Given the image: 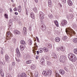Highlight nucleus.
Instances as JSON below:
<instances>
[{"label": "nucleus", "mask_w": 77, "mask_h": 77, "mask_svg": "<svg viewBox=\"0 0 77 77\" xmlns=\"http://www.w3.org/2000/svg\"><path fill=\"white\" fill-rule=\"evenodd\" d=\"M24 47L23 45H21L20 46V49L21 50V51H23V50H24Z\"/></svg>", "instance_id": "obj_33"}, {"label": "nucleus", "mask_w": 77, "mask_h": 77, "mask_svg": "<svg viewBox=\"0 0 77 77\" xmlns=\"http://www.w3.org/2000/svg\"><path fill=\"white\" fill-rule=\"evenodd\" d=\"M34 44V45H36V44H35V43Z\"/></svg>", "instance_id": "obj_59"}, {"label": "nucleus", "mask_w": 77, "mask_h": 77, "mask_svg": "<svg viewBox=\"0 0 77 77\" xmlns=\"http://www.w3.org/2000/svg\"><path fill=\"white\" fill-rule=\"evenodd\" d=\"M20 77H26V75L24 73H22L20 75Z\"/></svg>", "instance_id": "obj_26"}, {"label": "nucleus", "mask_w": 77, "mask_h": 77, "mask_svg": "<svg viewBox=\"0 0 77 77\" xmlns=\"http://www.w3.org/2000/svg\"><path fill=\"white\" fill-rule=\"evenodd\" d=\"M8 77H12V76L11 75H9Z\"/></svg>", "instance_id": "obj_54"}, {"label": "nucleus", "mask_w": 77, "mask_h": 77, "mask_svg": "<svg viewBox=\"0 0 77 77\" xmlns=\"http://www.w3.org/2000/svg\"><path fill=\"white\" fill-rule=\"evenodd\" d=\"M14 14H15V15H18V13L16 12L14 13Z\"/></svg>", "instance_id": "obj_51"}, {"label": "nucleus", "mask_w": 77, "mask_h": 77, "mask_svg": "<svg viewBox=\"0 0 77 77\" xmlns=\"http://www.w3.org/2000/svg\"><path fill=\"white\" fill-rule=\"evenodd\" d=\"M38 55L36 56L35 57L36 59H38Z\"/></svg>", "instance_id": "obj_48"}, {"label": "nucleus", "mask_w": 77, "mask_h": 77, "mask_svg": "<svg viewBox=\"0 0 77 77\" xmlns=\"http://www.w3.org/2000/svg\"><path fill=\"white\" fill-rule=\"evenodd\" d=\"M52 56L53 57L54 59H57V55L54 53H53V54H52Z\"/></svg>", "instance_id": "obj_18"}, {"label": "nucleus", "mask_w": 77, "mask_h": 77, "mask_svg": "<svg viewBox=\"0 0 77 77\" xmlns=\"http://www.w3.org/2000/svg\"><path fill=\"white\" fill-rule=\"evenodd\" d=\"M67 2L68 5H69V6H71L72 5V2L71 1L69 0L67 1Z\"/></svg>", "instance_id": "obj_12"}, {"label": "nucleus", "mask_w": 77, "mask_h": 77, "mask_svg": "<svg viewBox=\"0 0 77 77\" xmlns=\"http://www.w3.org/2000/svg\"><path fill=\"white\" fill-rule=\"evenodd\" d=\"M1 54H3V53L4 52V49H3L2 48H1Z\"/></svg>", "instance_id": "obj_32"}, {"label": "nucleus", "mask_w": 77, "mask_h": 77, "mask_svg": "<svg viewBox=\"0 0 77 77\" xmlns=\"http://www.w3.org/2000/svg\"><path fill=\"white\" fill-rule=\"evenodd\" d=\"M11 0V1L12 2H14V1H13V0Z\"/></svg>", "instance_id": "obj_56"}, {"label": "nucleus", "mask_w": 77, "mask_h": 77, "mask_svg": "<svg viewBox=\"0 0 77 77\" xmlns=\"http://www.w3.org/2000/svg\"><path fill=\"white\" fill-rule=\"evenodd\" d=\"M31 75H32V74H31Z\"/></svg>", "instance_id": "obj_61"}, {"label": "nucleus", "mask_w": 77, "mask_h": 77, "mask_svg": "<svg viewBox=\"0 0 77 77\" xmlns=\"http://www.w3.org/2000/svg\"><path fill=\"white\" fill-rule=\"evenodd\" d=\"M43 51L45 52V53H47V52H48V48L45 47L44 48Z\"/></svg>", "instance_id": "obj_15"}, {"label": "nucleus", "mask_w": 77, "mask_h": 77, "mask_svg": "<svg viewBox=\"0 0 77 77\" xmlns=\"http://www.w3.org/2000/svg\"><path fill=\"white\" fill-rule=\"evenodd\" d=\"M4 16L5 17V18H6V19H8V15L7 14H5Z\"/></svg>", "instance_id": "obj_36"}, {"label": "nucleus", "mask_w": 77, "mask_h": 77, "mask_svg": "<svg viewBox=\"0 0 77 77\" xmlns=\"http://www.w3.org/2000/svg\"><path fill=\"white\" fill-rule=\"evenodd\" d=\"M44 26H45V25L44 24H43V25L42 26V28H43V27H44Z\"/></svg>", "instance_id": "obj_47"}, {"label": "nucleus", "mask_w": 77, "mask_h": 77, "mask_svg": "<svg viewBox=\"0 0 77 77\" xmlns=\"http://www.w3.org/2000/svg\"><path fill=\"white\" fill-rule=\"evenodd\" d=\"M47 64L48 65H49L50 66V65H51V62L49 61H47Z\"/></svg>", "instance_id": "obj_34"}, {"label": "nucleus", "mask_w": 77, "mask_h": 77, "mask_svg": "<svg viewBox=\"0 0 77 77\" xmlns=\"http://www.w3.org/2000/svg\"><path fill=\"white\" fill-rule=\"evenodd\" d=\"M16 53H17V59L16 58V60L17 61V64H19V62H20V51H19V50L18 49V48H17L16 49Z\"/></svg>", "instance_id": "obj_3"}, {"label": "nucleus", "mask_w": 77, "mask_h": 77, "mask_svg": "<svg viewBox=\"0 0 77 77\" xmlns=\"http://www.w3.org/2000/svg\"><path fill=\"white\" fill-rule=\"evenodd\" d=\"M44 62H45V60L43 58H42L40 61V63L42 65H45V64L44 63Z\"/></svg>", "instance_id": "obj_8"}, {"label": "nucleus", "mask_w": 77, "mask_h": 77, "mask_svg": "<svg viewBox=\"0 0 77 77\" xmlns=\"http://www.w3.org/2000/svg\"><path fill=\"white\" fill-rule=\"evenodd\" d=\"M27 57H30V55H27Z\"/></svg>", "instance_id": "obj_55"}, {"label": "nucleus", "mask_w": 77, "mask_h": 77, "mask_svg": "<svg viewBox=\"0 0 77 77\" xmlns=\"http://www.w3.org/2000/svg\"><path fill=\"white\" fill-rule=\"evenodd\" d=\"M67 23V21L65 19L62 20L61 21V24L62 26H66Z\"/></svg>", "instance_id": "obj_5"}, {"label": "nucleus", "mask_w": 77, "mask_h": 77, "mask_svg": "<svg viewBox=\"0 0 77 77\" xmlns=\"http://www.w3.org/2000/svg\"><path fill=\"white\" fill-rule=\"evenodd\" d=\"M2 63V64H3V63Z\"/></svg>", "instance_id": "obj_60"}, {"label": "nucleus", "mask_w": 77, "mask_h": 77, "mask_svg": "<svg viewBox=\"0 0 77 77\" xmlns=\"http://www.w3.org/2000/svg\"><path fill=\"white\" fill-rule=\"evenodd\" d=\"M26 63L27 64L30 63H31V61L30 60H27L26 61Z\"/></svg>", "instance_id": "obj_38"}, {"label": "nucleus", "mask_w": 77, "mask_h": 77, "mask_svg": "<svg viewBox=\"0 0 77 77\" xmlns=\"http://www.w3.org/2000/svg\"><path fill=\"white\" fill-rule=\"evenodd\" d=\"M14 11H17V7H15V8H14Z\"/></svg>", "instance_id": "obj_44"}, {"label": "nucleus", "mask_w": 77, "mask_h": 77, "mask_svg": "<svg viewBox=\"0 0 77 77\" xmlns=\"http://www.w3.org/2000/svg\"><path fill=\"white\" fill-rule=\"evenodd\" d=\"M42 29L43 30H46V26H44L43 28H42Z\"/></svg>", "instance_id": "obj_41"}, {"label": "nucleus", "mask_w": 77, "mask_h": 77, "mask_svg": "<svg viewBox=\"0 0 77 77\" xmlns=\"http://www.w3.org/2000/svg\"><path fill=\"white\" fill-rule=\"evenodd\" d=\"M30 17H31L32 18H35V15L32 12L30 14Z\"/></svg>", "instance_id": "obj_24"}, {"label": "nucleus", "mask_w": 77, "mask_h": 77, "mask_svg": "<svg viewBox=\"0 0 77 77\" xmlns=\"http://www.w3.org/2000/svg\"><path fill=\"white\" fill-rule=\"evenodd\" d=\"M67 38H68V37H67V36H63L62 39L63 41H65L67 39Z\"/></svg>", "instance_id": "obj_19"}, {"label": "nucleus", "mask_w": 77, "mask_h": 77, "mask_svg": "<svg viewBox=\"0 0 77 77\" xmlns=\"http://www.w3.org/2000/svg\"><path fill=\"white\" fill-rule=\"evenodd\" d=\"M68 57L70 60H71L73 62H75L77 60V58L75 55L73 54L69 53L68 55Z\"/></svg>", "instance_id": "obj_1"}, {"label": "nucleus", "mask_w": 77, "mask_h": 77, "mask_svg": "<svg viewBox=\"0 0 77 77\" xmlns=\"http://www.w3.org/2000/svg\"><path fill=\"white\" fill-rule=\"evenodd\" d=\"M5 59L6 60V61L7 62H9V57L8 55L6 54L5 55Z\"/></svg>", "instance_id": "obj_11"}, {"label": "nucleus", "mask_w": 77, "mask_h": 77, "mask_svg": "<svg viewBox=\"0 0 77 77\" xmlns=\"http://www.w3.org/2000/svg\"><path fill=\"white\" fill-rule=\"evenodd\" d=\"M57 49L58 50V51H59V50H61V51H65V48L61 46V47H60L59 48H57Z\"/></svg>", "instance_id": "obj_13"}, {"label": "nucleus", "mask_w": 77, "mask_h": 77, "mask_svg": "<svg viewBox=\"0 0 77 77\" xmlns=\"http://www.w3.org/2000/svg\"><path fill=\"white\" fill-rule=\"evenodd\" d=\"M59 5H60V7H61V8H62V5H61V4H59Z\"/></svg>", "instance_id": "obj_52"}, {"label": "nucleus", "mask_w": 77, "mask_h": 77, "mask_svg": "<svg viewBox=\"0 0 77 77\" xmlns=\"http://www.w3.org/2000/svg\"><path fill=\"white\" fill-rule=\"evenodd\" d=\"M48 6L49 8L51 6V0H48Z\"/></svg>", "instance_id": "obj_21"}, {"label": "nucleus", "mask_w": 77, "mask_h": 77, "mask_svg": "<svg viewBox=\"0 0 77 77\" xmlns=\"http://www.w3.org/2000/svg\"><path fill=\"white\" fill-rule=\"evenodd\" d=\"M14 33L15 35H20V31L17 30L14 31Z\"/></svg>", "instance_id": "obj_14"}, {"label": "nucleus", "mask_w": 77, "mask_h": 77, "mask_svg": "<svg viewBox=\"0 0 77 77\" xmlns=\"http://www.w3.org/2000/svg\"><path fill=\"white\" fill-rule=\"evenodd\" d=\"M35 1L36 3L38 2V0H35Z\"/></svg>", "instance_id": "obj_53"}, {"label": "nucleus", "mask_w": 77, "mask_h": 77, "mask_svg": "<svg viewBox=\"0 0 77 77\" xmlns=\"http://www.w3.org/2000/svg\"><path fill=\"white\" fill-rule=\"evenodd\" d=\"M73 42H74V43H77V38H74L73 40Z\"/></svg>", "instance_id": "obj_30"}, {"label": "nucleus", "mask_w": 77, "mask_h": 77, "mask_svg": "<svg viewBox=\"0 0 77 77\" xmlns=\"http://www.w3.org/2000/svg\"><path fill=\"white\" fill-rule=\"evenodd\" d=\"M20 9H19V10H18V12H20Z\"/></svg>", "instance_id": "obj_58"}, {"label": "nucleus", "mask_w": 77, "mask_h": 77, "mask_svg": "<svg viewBox=\"0 0 77 77\" xmlns=\"http://www.w3.org/2000/svg\"><path fill=\"white\" fill-rule=\"evenodd\" d=\"M10 12H12V9L11 8H10Z\"/></svg>", "instance_id": "obj_49"}, {"label": "nucleus", "mask_w": 77, "mask_h": 77, "mask_svg": "<svg viewBox=\"0 0 77 77\" xmlns=\"http://www.w3.org/2000/svg\"><path fill=\"white\" fill-rule=\"evenodd\" d=\"M59 72L62 75H64V74L65 73V71L63 69H60L59 71Z\"/></svg>", "instance_id": "obj_10"}, {"label": "nucleus", "mask_w": 77, "mask_h": 77, "mask_svg": "<svg viewBox=\"0 0 77 77\" xmlns=\"http://www.w3.org/2000/svg\"><path fill=\"white\" fill-rule=\"evenodd\" d=\"M36 53L37 54H39V52L38 51H37Z\"/></svg>", "instance_id": "obj_50"}, {"label": "nucleus", "mask_w": 77, "mask_h": 77, "mask_svg": "<svg viewBox=\"0 0 77 77\" xmlns=\"http://www.w3.org/2000/svg\"><path fill=\"white\" fill-rule=\"evenodd\" d=\"M0 72L1 74V76L2 77H4V72L2 70H1L0 71Z\"/></svg>", "instance_id": "obj_20"}, {"label": "nucleus", "mask_w": 77, "mask_h": 77, "mask_svg": "<svg viewBox=\"0 0 77 77\" xmlns=\"http://www.w3.org/2000/svg\"><path fill=\"white\" fill-rule=\"evenodd\" d=\"M6 36H7V38L8 39H10L11 38V37L13 36V35H12V33H11L10 31H8L7 32Z\"/></svg>", "instance_id": "obj_4"}, {"label": "nucleus", "mask_w": 77, "mask_h": 77, "mask_svg": "<svg viewBox=\"0 0 77 77\" xmlns=\"http://www.w3.org/2000/svg\"><path fill=\"white\" fill-rule=\"evenodd\" d=\"M55 41L57 42H59L60 41V38L59 37H57L55 39Z\"/></svg>", "instance_id": "obj_9"}, {"label": "nucleus", "mask_w": 77, "mask_h": 77, "mask_svg": "<svg viewBox=\"0 0 77 77\" xmlns=\"http://www.w3.org/2000/svg\"><path fill=\"white\" fill-rule=\"evenodd\" d=\"M28 44L29 45H32V40L30 39L28 40Z\"/></svg>", "instance_id": "obj_17"}, {"label": "nucleus", "mask_w": 77, "mask_h": 77, "mask_svg": "<svg viewBox=\"0 0 77 77\" xmlns=\"http://www.w3.org/2000/svg\"><path fill=\"white\" fill-rule=\"evenodd\" d=\"M12 66H14L15 65V62H12Z\"/></svg>", "instance_id": "obj_40"}, {"label": "nucleus", "mask_w": 77, "mask_h": 77, "mask_svg": "<svg viewBox=\"0 0 77 77\" xmlns=\"http://www.w3.org/2000/svg\"><path fill=\"white\" fill-rule=\"evenodd\" d=\"M13 42L15 43L16 42V40L15 38H13L12 40Z\"/></svg>", "instance_id": "obj_42"}, {"label": "nucleus", "mask_w": 77, "mask_h": 77, "mask_svg": "<svg viewBox=\"0 0 77 77\" xmlns=\"http://www.w3.org/2000/svg\"><path fill=\"white\" fill-rule=\"evenodd\" d=\"M33 53L36 54V51L34 49H33L32 50Z\"/></svg>", "instance_id": "obj_46"}, {"label": "nucleus", "mask_w": 77, "mask_h": 77, "mask_svg": "<svg viewBox=\"0 0 77 77\" xmlns=\"http://www.w3.org/2000/svg\"><path fill=\"white\" fill-rule=\"evenodd\" d=\"M36 38L37 39V42H39V38H38V37H36Z\"/></svg>", "instance_id": "obj_45"}, {"label": "nucleus", "mask_w": 77, "mask_h": 77, "mask_svg": "<svg viewBox=\"0 0 77 77\" xmlns=\"http://www.w3.org/2000/svg\"><path fill=\"white\" fill-rule=\"evenodd\" d=\"M37 48H38V46L36 45L35 46L33 50H37Z\"/></svg>", "instance_id": "obj_39"}, {"label": "nucleus", "mask_w": 77, "mask_h": 77, "mask_svg": "<svg viewBox=\"0 0 77 77\" xmlns=\"http://www.w3.org/2000/svg\"><path fill=\"white\" fill-rule=\"evenodd\" d=\"M20 42L21 44H23V45H26V42H25V41L23 40H21Z\"/></svg>", "instance_id": "obj_25"}, {"label": "nucleus", "mask_w": 77, "mask_h": 77, "mask_svg": "<svg viewBox=\"0 0 77 77\" xmlns=\"http://www.w3.org/2000/svg\"><path fill=\"white\" fill-rule=\"evenodd\" d=\"M47 45V47H48L49 48H51V47H52V45H51V44L50 43H48Z\"/></svg>", "instance_id": "obj_31"}, {"label": "nucleus", "mask_w": 77, "mask_h": 77, "mask_svg": "<svg viewBox=\"0 0 77 77\" xmlns=\"http://www.w3.org/2000/svg\"><path fill=\"white\" fill-rule=\"evenodd\" d=\"M33 10L35 13H37L38 12V10H37V8H33Z\"/></svg>", "instance_id": "obj_28"}, {"label": "nucleus", "mask_w": 77, "mask_h": 77, "mask_svg": "<svg viewBox=\"0 0 77 77\" xmlns=\"http://www.w3.org/2000/svg\"><path fill=\"white\" fill-rule=\"evenodd\" d=\"M42 74L45 76H47L48 75V74L47 73V72L45 71L44 70Z\"/></svg>", "instance_id": "obj_22"}, {"label": "nucleus", "mask_w": 77, "mask_h": 77, "mask_svg": "<svg viewBox=\"0 0 77 77\" xmlns=\"http://www.w3.org/2000/svg\"><path fill=\"white\" fill-rule=\"evenodd\" d=\"M35 68H36V67L35 66L33 65H32V66L31 69H35Z\"/></svg>", "instance_id": "obj_37"}, {"label": "nucleus", "mask_w": 77, "mask_h": 77, "mask_svg": "<svg viewBox=\"0 0 77 77\" xmlns=\"http://www.w3.org/2000/svg\"><path fill=\"white\" fill-rule=\"evenodd\" d=\"M47 73L48 74V75H50L52 74V72L51 70L49 69Z\"/></svg>", "instance_id": "obj_23"}, {"label": "nucleus", "mask_w": 77, "mask_h": 77, "mask_svg": "<svg viewBox=\"0 0 77 77\" xmlns=\"http://www.w3.org/2000/svg\"><path fill=\"white\" fill-rule=\"evenodd\" d=\"M74 53L76 54H77V48L74 49L73 50Z\"/></svg>", "instance_id": "obj_35"}, {"label": "nucleus", "mask_w": 77, "mask_h": 77, "mask_svg": "<svg viewBox=\"0 0 77 77\" xmlns=\"http://www.w3.org/2000/svg\"><path fill=\"white\" fill-rule=\"evenodd\" d=\"M26 31L27 28L25 27H24L23 31V33L24 34H26V33H27Z\"/></svg>", "instance_id": "obj_16"}, {"label": "nucleus", "mask_w": 77, "mask_h": 77, "mask_svg": "<svg viewBox=\"0 0 77 77\" xmlns=\"http://www.w3.org/2000/svg\"><path fill=\"white\" fill-rule=\"evenodd\" d=\"M66 59V57L65 56H61L60 57V61L61 62H65V60Z\"/></svg>", "instance_id": "obj_6"}, {"label": "nucleus", "mask_w": 77, "mask_h": 77, "mask_svg": "<svg viewBox=\"0 0 77 77\" xmlns=\"http://www.w3.org/2000/svg\"><path fill=\"white\" fill-rule=\"evenodd\" d=\"M49 18H53V15H49Z\"/></svg>", "instance_id": "obj_43"}, {"label": "nucleus", "mask_w": 77, "mask_h": 77, "mask_svg": "<svg viewBox=\"0 0 77 77\" xmlns=\"http://www.w3.org/2000/svg\"><path fill=\"white\" fill-rule=\"evenodd\" d=\"M66 32L67 34H69L70 36H72L73 35H74L75 33V32L70 28L66 29Z\"/></svg>", "instance_id": "obj_2"}, {"label": "nucleus", "mask_w": 77, "mask_h": 77, "mask_svg": "<svg viewBox=\"0 0 77 77\" xmlns=\"http://www.w3.org/2000/svg\"><path fill=\"white\" fill-rule=\"evenodd\" d=\"M54 21L55 24L56 26H57V27H59V24L58 23V22H57V21L55 20Z\"/></svg>", "instance_id": "obj_27"}, {"label": "nucleus", "mask_w": 77, "mask_h": 77, "mask_svg": "<svg viewBox=\"0 0 77 77\" xmlns=\"http://www.w3.org/2000/svg\"><path fill=\"white\" fill-rule=\"evenodd\" d=\"M39 17L40 18L41 20H43V19H44V13L41 12L40 11L39 12Z\"/></svg>", "instance_id": "obj_7"}, {"label": "nucleus", "mask_w": 77, "mask_h": 77, "mask_svg": "<svg viewBox=\"0 0 77 77\" xmlns=\"http://www.w3.org/2000/svg\"><path fill=\"white\" fill-rule=\"evenodd\" d=\"M61 0L62 1V2H64V0Z\"/></svg>", "instance_id": "obj_57"}, {"label": "nucleus", "mask_w": 77, "mask_h": 77, "mask_svg": "<svg viewBox=\"0 0 77 77\" xmlns=\"http://www.w3.org/2000/svg\"><path fill=\"white\" fill-rule=\"evenodd\" d=\"M38 51L39 52V53H42L43 52V51H44V49L43 48H40L39 49Z\"/></svg>", "instance_id": "obj_29"}]
</instances>
